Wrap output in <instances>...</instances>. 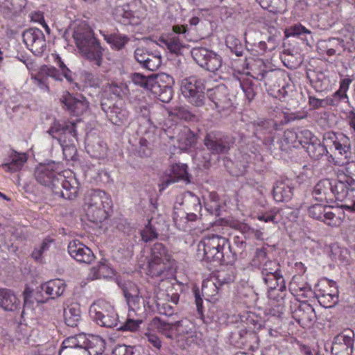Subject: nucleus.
I'll return each mask as SVG.
<instances>
[{"instance_id":"nucleus-30","label":"nucleus","mask_w":355,"mask_h":355,"mask_svg":"<svg viewBox=\"0 0 355 355\" xmlns=\"http://www.w3.org/2000/svg\"><path fill=\"white\" fill-rule=\"evenodd\" d=\"M64 323L71 327H77L82 320L80 305L71 304L64 309Z\"/></svg>"},{"instance_id":"nucleus-18","label":"nucleus","mask_w":355,"mask_h":355,"mask_svg":"<svg viewBox=\"0 0 355 355\" xmlns=\"http://www.w3.org/2000/svg\"><path fill=\"white\" fill-rule=\"evenodd\" d=\"M134 57L142 68L149 71H155L162 64V58L159 55L149 53L144 48H137L134 53Z\"/></svg>"},{"instance_id":"nucleus-19","label":"nucleus","mask_w":355,"mask_h":355,"mask_svg":"<svg viewBox=\"0 0 355 355\" xmlns=\"http://www.w3.org/2000/svg\"><path fill=\"white\" fill-rule=\"evenodd\" d=\"M292 314L293 318L304 328L311 327L316 320L315 309L306 302H301Z\"/></svg>"},{"instance_id":"nucleus-13","label":"nucleus","mask_w":355,"mask_h":355,"mask_svg":"<svg viewBox=\"0 0 355 355\" xmlns=\"http://www.w3.org/2000/svg\"><path fill=\"white\" fill-rule=\"evenodd\" d=\"M354 334L345 330L334 338L331 352L332 355H352L354 349Z\"/></svg>"},{"instance_id":"nucleus-29","label":"nucleus","mask_w":355,"mask_h":355,"mask_svg":"<svg viewBox=\"0 0 355 355\" xmlns=\"http://www.w3.org/2000/svg\"><path fill=\"white\" fill-rule=\"evenodd\" d=\"M100 33L112 49L121 51L130 42V37L125 35L121 34L119 31L110 33L107 31H100Z\"/></svg>"},{"instance_id":"nucleus-6","label":"nucleus","mask_w":355,"mask_h":355,"mask_svg":"<svg viewBox=\"0 0 355 355\" xmlns=\"http://www.w3.org/2000/svg\"><path fill=\"white\" fill-rule=\"evenodd\" d=\"M228 239L218 234L204 236L198 245V255L207 261L222 263L224 260V249Z\"/></svg>"},{"instance_id":"nucleus-10","label":"nucleus","mask_w":355,"mask_h":355,"mask_svg":"<svg viewBox=\"0 0 355 355\" xmlns=\"http://www.w3.org/2000/svg\"><path fill=\"white\" fill-rule=\"evenodd\" d=\"M207 149L214 155L226 154L230 149V138L219 131L207 132L203 140Z\"/></svg>"},{"instance_id":"nucleus-4","label":"nucleus","mask_w":355,"mask_h":355,"mask_svg":"<svg viewBox=\"0 0 355 355\" xmlns=\"http://www.w3.org/2000/svg\"><path fill=\"white\" fill-rule=\"evenodd\" d=\"M175 265L171 251L162 243H156L150 250L147 274L152 277H166Z\"/></svg>"},{"instance_id":"nucleus-56","label":"nucleus","mask_w":355,"mask_h":355,"mask_svg":"<svg viewBox=\"0 0 355 355\" xmlns=\"http://www.w3.org/2000/svg\"><path fill=\"white\" fill-rule=\"evenodd\" d=\"M214 282L211 277L210 279L203 281L202 285V292L203 294L209 297H214L218 293L220 288Z\"/></svg>"},{"instance_id":"nucleus-59","label":"nucleus","mask_w":355,"mask_h":355,"mask_svg":"<svg viewBox=\"0 0 355 355\" xmlns=\"http://www.w3.org/2000/svg\"><path fill=\"white\" fill-rule=\"evenodd\" d=\"M325 101L327 105L338 106L341 102H346L347 101V95L343 93V92L338 90L331 96H327Z\"/></svg>"},{"instance_id":"nucleus-22","label":"nucleus","mask_w":355,"mask_h":355,"mask_svg":"<svg viewBox=\"0 0 355 355\" xmlns=\"http://www.w3.org/2000/svg\"><path fill=\"white\" fill-rule=\"evenodd\" d=\"M73 37L78 49L96 39L92 29L85 22H80L75 27Z\"/></svg>"},{"instance_id":"nucleus-34","label":"nucleus","mask_w":355,"mask_h":355,"mask_svg":"<svg viewBox=\"0 0 355 355\" xmlns=\"http://www.w3.org/2000/svg\"><path fill=\"white\" fill-rule=\"evenodd\" d=\"M19 304V300L14 293L7 288L0 289V307L5 311H13Z\"/></svg>"},{"instance_id":"nucleus-48","label":"nucleus","mask_w":355,"mask_h":355,"mask_svg":"<svg viewBox=\"0 0 355 355\" xmlns=\"http://www.w3.org/2000/svg\"><path fill=\"white\" fill-rule=\"evenodd\" d=\"M87 150L92 157L101 159L106 155L107 146L103 141L97 140L92 144H88Z\"/></svg>"},{"instance_id":"nucleus-33","label":"nucleus","mask_w":355,"mask_h":355,"mask_svg":"<svg viewBox=\"0 0 355 355\" xmlns=\"http://www.w3.org/2000/svg\"><path fill=\"white\" fill-rule=\"evenodd\" d=\"M152 78L157 81V83L161 84L162 87L165 89L162 98H164V103H168L173 98V89L172 86L174 84L173 78L165 73L159 74L152 75Z\"/></svg>"},{"instance_id":"nucleus-53","label":"nucleus","mask_w":355,"mask_h":355,"mask_svg":"<svg viewBox=\"0 0 355 355\" xmlns=\"http://www.w3.org/2000/svg\"><path fill=\"white\" fill-rule=\"evenodd\" d=\"M296 135H297L298 146L301 145L304 148L313 141V139H317V137L307 129H298L297 131H296Z\"/></svg>"},{"instance_id":"nucleus-20","label":"nucleus","mask_w":355,"mask_h":355,"mask_svg":"<svg viewBox=\"0 0 355 355\" xmlns=\"http://www.w3.org/2000/svg\"><path fill=\"white\" fill-rule=\"evenodd\" d=\"M118 286L122 290L125 300L130 309H135L139 304L140 289L132 281L117 279Z\"/></svg>"},{"instance_id":"nucleus-7","label":"nucleus","mask_w":355,"mask_h":355,"mask_svg":"<svg viewBox=\"0 0 355 355\" xmlns=\"http://www.w3.org/2000/svg\"><path fill=\"white\" fill-rule=\"evenodd\" d=\"M89 314L99 326L114 328L118 324V315L114 307L103 300L94 302L89 308Z\"/></svg>"},{"instance_id":"nucleus-51","label":"nucleus","mask_w":355,"mask_h":355,"mask_svg":"<svg viewBox=\"0 0 355 355\" xmlns=\"http://www.w3.org/2000/svg\"><path fill=\"white\" fill-rule=\"evenodd\" d=\"M225 43L231 52L234 53L236 56L240 57L243 55L244 49L239 40L233 35H228L226 37Z\"/></svg>"},{"instance_id":"nucleus-61","label":"nucleus","mask_w":355,"mask_h":355,"mask_svg":"<svg viewBox=\"0 0 355 355\" xmlns=\"http://www.w3.org/2000/svg\"><path fill=\"white\" fill-rule=\"evenodd\" d=\"M212 155H214L207 149V150H200L196 156V159L199 162L198 166H202L205 168H209L212 160Z\"/></svg>"},{"instance_id":"nucleus-63","label":"nucleus","mask_w":355,"mask_h":355,"mask_svg":"<svg viewBox=\"0 0 355 355\" xmlns=\"http://www.w3.org/2000/svg\"><path fill=\"white\" fill-rule=\"evenodd\" d=\"M141 323V321L139 320L127 319L117 329L122 331H128L135 332L139 329Z\"/></svg>"},{"instance_id":"nucleus-28","label":"nucleus","mask_w":355,"mask_h":355,"mask_svg":"<svg viewBox=\"0 0 355 355\" xmlns=\"http://www.w3.org/2000/svg\"><path fill=\"white\" fill-rule=\"evenodd\" d=\"M330 207L322 204H315L311 206L309 208V215L313 218L318 220L323 221L329 225H333V220L335 218V214L327 209H329Z\"/></svg>"},{"instance_id":"nucleus-1","label":"nucleus","mask_w":355,"mask_h":355,"mask_svg":"<svg viewBox=\"0 0 355 355\" xmlns=\"http://www.w3.org/2000/svg\"><path fill=\"white\" fill-rule=\"evenodd\" d=\"M62 165L53 161L40 164L35 171L38 183L48 187L55 196L67 200L75 199L79 191V182L74 176H66Z\"/></svg>"},{"instance_id":"nucleus-41","label":"nucleus","mask_w":355,"mask_h":355,"mask_svg":"<svg viewBox=\"0 0 355 355\" xmlns=\"http://www.w3.org/2000/svg\"><path fill=\"white\" fill-rule=\"evenodd\" d=\"M334 293L324 294L321 292H314L320 304L324 308H331L338 302V290L333 288Z\"/></svg>"},{"instance_id":"nucleus-36","label":"nucleus","mask_w":355,"mask_h":355,"mask_svg":"<svg viewBox=\"0 0 355 355\" xmlns=\"http://www.w3.org/2000/svg\"><path fill=\"white\" fill-rule=\"evenodd\" d=\"M307 78L314 88V89L320 92L327 89L329 85V80L327 76L320 71H313L311 73L307 72Z\"/></svg>"},{"instance_id":"nucleus-8","label":"nucleus","mask_w":355,"mask_h":355,"mask_svg":"<svg viewBox=\"0 0 355 355\" xmlns=\"http://www.w3.org/2000/svg\"><path fill=\"white\" fill-rule=\"evenodd\" d=\"M205 81L197 76H191L183 80L181 85L182 95L196 107L205 104Z\"/></svg>"},{"instance_id":"nucleus-62","label":"nucleus","mask_w":355,"mask_h":355,"mask_svg":"<svg viewBox=\"0 0 355 355\" xmlns=\"http://www.w3.org/2000/svg\"><path fill=\"white\" fill-rule=\"evenodd\" d=\"M41 71L42 73L47 78V79H49V78H51L58 82L62 81L61 73L54 67L44 66L42 68Z\"/></svg>"},{"instance_id":"nucleus-55","label":"nucleus","mask_w":355,"mask_h":355,"mask_svg":"<svg viewBox=\"0 0 355 355\" xmlns=\"http://www.w3.org/2000/svg\"><path fill=\"white\" fill-rule=\"evenodd\" d=\"M157 327L162 334L168 338H172L173 334H175L176 322H166L159 320Z\"/></svg>"},{"instance_id":"nucleus-47","label":"nucleus","mask_w":355,"mask_h":355,"mask_svg":"<svg viewBox=\"0 0 355 355\" xmlns=\"http://www.w3.org/2000/svg\"><path fill=\"white\" fill-rule=\"evenodd\" d=\"M152 144L145 137H140L139 141L135 145V154L141 158H146L152 154Z\"/></svg>"},{"instance_id":"nucleus-16","label":"nucleus","mask_w":355,"mask_h":355,"mask_svg":"<svg viewBox=\"0 0 355 355\" xmlns=\"http://www.w3.org/2000/svg\"><path fill=\"white\" fill-rule=\"evenodd\" d=\"M63 107L69 114L79 116L83 114L88 108L89 104L85 97L80 95L78 97L67 92L60 99Z\"/></svg>"},{"instance_id":"nucleus-54","label":"nucleus","mask_w":355,"mask_h":355,"mask_svg":"<svg viewBox=\"0 0 355 355\" xmlns=\"http://www.w3.org/2000/svg\"><path fill=\"white\" fill-rule=\"evenodd\" d=\"M164 43L167 46L170 52L179 54L182 48L184 46L180 38L178 36L171 35L164 40Z\"/></svg>"},{"instance_id":"nucleus-21","label":"nucleus","mask_w":355,"mask_h":355,"mask_svg":"<svg viewBox=\"0 0 355 355\" xmlns=\"http://www.w3.org/2000/svg\"><path fill=\"white\" fill-rule=\"evenodd\" d=\"M101 108L112 124L121 126L128 123L129 112L125 108L116 105L107 106L104 103H101Z\"/></svg>"},{"instance_id":"nucleus-50","label":"nucleus","mask_w":355,"mask_h":355,"mask_svg":"<svg viewBox=\"0 0 355 355\" xmlns=\"http://www.w3.org/2000/svg\"><path fill=\"white\" fill-rule=\"evenodd\" d=\"M228 248L235 256L241 254L246 248L245 239L241 235L234 236L233 237V244L228 245Z\"/></svg>"},{"instance_id":"nucleus-3","label":"nucleus","mask_w":355,"mask_h":355,"mask_svg":"<svg viewBox=\"0 0 355 355\" xmlns=\"http://www.w3.org/2000/svg\"><path fill=\"white\" fill-rule=\"evenodd\" d=\"M250 263L260 271L261 277L266 286L271 287L275 285V281L280 280L282 282V279L284 278L279 261L268 257L267 247L257 248Z\"/></svg>"},{"instance_id":"nucleus-60","label":"nucleus","mask_w":355,"mask_h":355,"mask_svg":"<svg viewBox=\"0 0 355 355\" xmlns=\"http://www.w3.org/2000/svg\"><path fill=\"white\" fill-rule=\"evenodd\" d=\"M152 75L150 76H144L139 73H134L131 76V80L134 84L139 85L147 90L149 89L150 87V80H151Z\"/></svg>"},{"instance_id":"nucleus-23","label":"nucleus","mask_w":355,"mask_h":355,"mask_svg":"<svg viewBox=\"0 0 355 355\" xmlns=\"http://www.w3.org/2000/svg\"><path fill=\"white\" fill-rule=\"evenodd\" d=\"M293 183L289 179L277 181L273 187V197L277 202H288L293 196Z\"/></svg>"},{"instance_id":"nucleus-35","label":"nucleus","mask_w":355,"mask_h":355,"mask_svg":"<svg viewBox=\"0 0 355 355\" xmlns=\"http://www.w3.org/2000/svg\"><path fill=\"white\" fill-rule=\"evenodd\" d=\"M320 49L324 51L328 56H333L337 53L338 55H340V50L342 51L345 50V44L342 39L332 37L322 41Z\"/></svg>"},{"instance_id":"nucleus-43","label":"nucleus","mask_w":355,"mask_h":355,"mask_svg":"<svg viewBox=\"0 0 355 355\" xmlns=\"http://www.w3.org/2000/svg\"><path fill=\"white\" fill-rule=\"evenodd\" d=\"M339 173L343 175V178L348 186L350 187L351 191L355 190V162H347L343 168L339 170Z\"/></svg>"},{"instance_id":"nucleus-14","label":"nucleus","mask_w":355,"mask_h":355,"mask_svg":"<svg viewBox=\"0 0 355 355\" xmlns=\"http://www.w3.org/2000/svg\"><path fill=\"white\" fill-rule=\"evenodd\" d=\"M179 181L186 184L191 182L190 175L187 171V165L184 164H175L171 166L169 173H166L159 184V191L164 190L169 185Z\"/></svg>"},{"instance_id":"nucleus-9","label":"nucleus","mask_w":355,"mask_h":355,"mask_svg":"<svg viewBox=\"0 0 355 355\" xmlns=\"http://www.w3.org/2000/svg\"><path fill=\"white\" fill-rule=\"evenodd\" d=\"M191 54L195 62L202 68L216 72L222 66L221 57L205 47H194L191 51Z\"/></svg>"},{"instance_id":"nucleus-52","label":"nucleus","mask_w":355,"mask_h":355,"mask_svg":"<svg viewBox=\"0 0 355 355\" xmlns=\"http://www.w3.org/2000/svg\"><path fill=\"white\" fill-rule=\"evenodd\" d=\"M55 347L52 343L38 345L31 349L29 355H54Z\"/></svg>"},{"instance_id":"nucleus-17","label":"nucleus","mask_w":355,"mask_h":355,"mask_svg":"<svg viewBox=\"0 0 355 355\" xmlns=\"http://www.w3.org/2000/svg\"><path fill=\"white\" fill-rule=\"evenodd\" d=\"M79 50L82 55L93 66L99 67L102 65L105 49L97 38Z\"/></svg>"},{"instance_id":"nucleus-15","label":"nucleus","mask_w":355,"mask_h":355,"mask_svg":"<svg viewBox=\"0 0 355 355\" xmlns=\"http://www.w3.org/2000/svg\"><path fill=\"white\" fill-rule=\"evenodd\" d=\"M68 252L76 261L92 263L95 259L93 252L79 240H73L68 244Z\"/></svg>"},{"instance_id":"nucleus-44","label":"nucleus","mask_w":355,"mask_h":355,"mask_svg":"<svg viewBox=\"0 0 355 355\" xmlns=\"http://www.w3.org/2000/svg\"><path fill=\"white\" fill-rule=\"evenodd\" d=\"M85 341V334H78L74 336H70L64 339L58 351V355H61L62 352L68 348H83V345Z\"/></svg>"},{"instance_id":"nucleus-25","label":"nucleus","mask_w":355,"mask_h":355,"mask_svg":"<svg viewBox=\"0 0 355 355\" xmlns=\"http://www.w3.org/2000/svg\"><path fill=\"white\" fill-rule=\"evenodd\" d=\"M186 219L187 221H196L202 216V205L198 197L190 195L183 202Z\"/></svg>"},{"instance_id":"nucleus-46","label":"nucleus","mask_w":355,"mask_h":355,"mask_svg":"<svg viewBox=\"0 0 355 355\" xmlns=\"http://www.w3.org/2000/svg\"><path fill=\"white\" fill-rule=\"evenodd\" d=\"M193 329L194 326L193 323L187 319L176 321L175 335L191 338L195 334Z\"/></svg>"},{"instance_id":"nucleus-45","label":"nucleus","mask_w":355,"mask_h":355,"mask_svg":"<svg viewBox=\"0 0 355 355\" xmlns=\"http://www.w3.org/2000/svg\"><path fill=\"white\" fill-rule=\"evenodd\" d=\"M214 282L221 289L224 286L229 285L235 279L234 272L231 270H220L211 276Z\"/></svg>"},{"instance_id":"nucleus-57","label":"nucleus","mask_w":355,"mask_h":355,"mask_svg":"<svg viewBox=\"0 0 355 355\" xmlns=\"http://www.w3.org/2000/svg\"><path fill=\"white\" fill-rule=\"evenodd\" d=\"M141 236L142 241L147 243L158 236V233L156 228L152 225V219L148 220V224L141 231Z\"/></svg>"},{"instance_id":"nucleus-11","label":"nucleus","mask_w":355,"mask_h":355,"mask_svg":"<svg viewBox=\"0 0 355 355\" xmlns=\"http://www.w3.org/2000/svg\"><path fill=\"white\" fill-rule=\"evenodd\" d=\"M208 96L219 112L232 110L233 100L225 85H219L209 90Z\"/></svg>"},{"instance_id":"nucleus-2","label":"nucleus","mask_w":355,"mask_h":355,"mask_svg":"<svg viewBox=\"0 0 355 355\" xmlns=\"http://www.w3.org/2000/svg\"><path fill=\"white\" fill-rule=\"evenodd\" d=\"M46 132L62 146L67 159H76L78 139L75 123L55 120Z\"/></svg>"},{"instance_id":"nucleus-27","label":"nucleus","mask_w":355,"mask_h":355,"mask_svg":"<svg viewBox=\"0 0 355 355\" xmlns=\"http://www.w3.org/2000/svg\"><path fill=\"white\" fill-rule=\"evenodd\" d=\"M253 78L263 81L266 86L270 87L275 86L279 72L275 69H267V67L261 63L259 68L252 69Z\"/></svg>"},{"instance_id":"nucleus-64","label":"nucleus","mask_w":355,"mask_h":355,"mask_svg":"<svg viewBox=\"0 0 355 355\" xmlns=\"http://www.w3.org/2000/svg\"><path fill=\"white\" fill-rule=\"evenodd\" d=\"M149 83L150 84L148 90L150 91L154 95L157 96L159 101L164 102L162 95H164L165 92V89H164V87H162V85L161 84L157 83V81L155 80L153 78H151V80H150Z\"/></svg>"},{"instance_id":"nucleus-40","label":"nucleus","mask_w":355,"mask_h":355,"mask_svg":"<svg viewBox=\"0 0 355 355\" xmlns=\"http://www.w3.org/2000/svg\"><path fill=\"white\" fill-rule=\"evenodd\" d=\"M338 177L340 178V180L331 181L333 199L343 201L347 197L351 188L344 179L340 176Z\"/></svg>"},{"instance_id":"nucleus-37","label":"nucleus","mask_w":355,"mask_h":355,"mask_svg":"<svg viewBox=\"0 0 355 355\" xmlns=\"http://www.w3.org/2000/svg\"><path fill=\"white\" fill-rule=\"evenodd\" d=\"M105 341L98 336H92L90 338L85 337V341L83 345L88 355H101L105 349Z\"/></svg>"},{"instance_id":"nucleus-5","label":"nucleus","mask_w":355,"mask_h":355,"mask_svg":"<svg viewBox=\"0 0 355 355\" xmlns=\"http://www.w3.org/2000/svg\"><path fill=\"white\" fill-rule=\"evenodd\" d=\"M112 205L110 196L104 191H91L85 199L88 220L94 223H101L107 218Z\"/></svg>"},{"instance_id":"nucleus-42","label":"nucleus","mask_w":355,"mask_h":355,"mask_svg":"<svg viewBox=\"0 0 355 355\" xmlns=\"http://www.w3.org/2000/svg\"><path fill=\"white\" fill-rule=\"evenodd\" d=\"M309 155L314 159H320L323 155H328L326 146L321 144L320 140L313 139V141L305 148Z\"/></svg>"},{"instance_id":"nucleus-26","label":"nucleus","mask_w":355,"mask_h":355,"mask_svg":"<svg viewBox=\"0 0 355 355\" xmlns=\"http://www.w3.org/2000/svg\"><path fill=\"white\" fill-rule=\"evenodd\" d=\"M27 159L28 157L26 153H18L12 150L1 167L6 172L15 173L21 169Z\"/></svg>"},{"instance_id":"nucleus-12","label":"nucleus","mask_w":355,"mask_h":355,"mask_svg":"<svg viewBox=\"0 0 355 355\" xmlns=\"http://www.w3.org/2000/svg\"><path fill=\"white\" fill-rule=\"evenodd\" d=\"M23 42L36 55L40 56L46 49V40L43 32L36 28H31L22 34Z\"/></svg>"},{"instance_id":"nucleus-24","label":"nucleus","mask_w":355,"mask_h":355,"mask_svg":"<svg viewBox=\"0 0 355 355\" xmlns=\"http://www.w3.org/2000/svg\"><path fill=\"white\" fill-rule=\"evenodd\" d=\"M312 196L315 200L322 203L332 202L331 180L329 179L320 180L313 189Z\"/></svg>"},{"instance_id":"nucleus-39","label":"nucleus","mask_w":355,"mask_h":355,"mask_svg":"<svg viewBox=\"0 0 355 355\" xmlns=\"http://www.w3.org/2000/svg\"><path fill=\"white\" fill-rule=\"evenodd\" d=\"M277 144L282 151H288L291 148L298 147L297 135L293 130H286L278 140Z\"/></svg>"},{"instance_id":"nucleus-58","label":"nucleus","mask_w":355,"mask_h":355,"mask_svg":"<svg viewBox=\"0 0 355 355\" xmlns=\"http://www.w3.org/2000/svg\"><path fill=\"white\" fill-rule=\"evenodd\" d=\"M171 114L184 121H194L196 119V115L184 106L175 107L171 112Z\"/></svg>"},{"instance_id":"nucleus-31","label":"nucleus","mask_w":355,"mask_h":355,"mask_svg":"<svg viewBox=\"0 0 355 355\" xmlns=\"http://www.w3.org/2000/svg\"><path fill=\"white\" fill-rule=\"evenodd\" d=\"M65 282L60 279L50 280L41 286L42 290L52 299L62 296L66 289Z\"/></svg>"},{"instance_id":"nucleus-49","label":"nucleus","mask_w":355,"mask_h":355,"mask_svg":"<svg viewBox=\"0 0 355 355\" xmlns=\"http://www.w3.org/2000/svg\"><path fill=\"white\" fill-rule=\"evenodd\" d=\"M246 98L251 102L258 92V85L252 80L245 79L240 83Z\"/></svg>"},{"instance_id":"nucleus-32","label":"nucleus","mask_w":355,"mask_h":355,"mask_svg":"<svg viewBox=\"0 0 355 355\" xmlns=\"http://www.w3.org/2000/svg\"><path fill=\"white\" fill-rule=\"evenodd\" d=\"M282 282H280V280L275 281L274 282L275 285L271 287L266 286L268 288V297L279 303V305L282 304L287 295L285 279H282Z\"/></svg>"},{"instance_id":"nucleus-38","label":"nucleus","mask_w":355,"mask_h":355,"mask_svg":"<svg viewBox=\"0 0 355 355\" xmlns=\"http://www.w3.org/2000/svg\"><path fill=\"white\" fill-rule=\"evenodd\" d=\"M327 147L330 149L334 147L340 155H343L345 158L349 157L351 154V144L349 139L341 132L338 133L334 141Z\"/></svg>"}]
</instances>
